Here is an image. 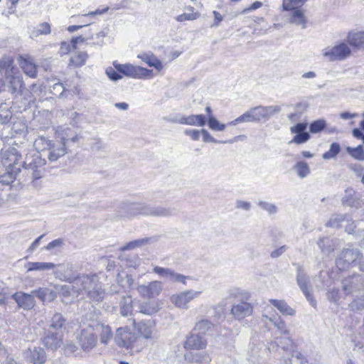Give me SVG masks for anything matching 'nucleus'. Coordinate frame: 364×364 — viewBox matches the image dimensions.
Segmentation results:
<instances>
[{
    "mask_svg": "<svg viewBox=\"0 0 364 364\" xmlns=\"http://www.w3.org/2000/svg\"><path fill=\"white\" fill-rule=\"evenodd\" d=\"M20 172V168L14 166V168H7L6 173L0 176V183L4 185H9L16 179L17 174Z\"/></svg>",
    "mask_w": 364,
    "mask_h": 364,
    "instance_id": "obj_32",
    "label": "nucleus"
},
{
    "mask_svg": "<svg viewBox=\"0 0 364 364\" xmlns=\"http://www.w3.org/2000/svg\"><path fill=\"white\" fill-rule=\"evenodd\" d=\"M20 308L24 310H30L35 306V300L33 294L22 291L16 292L12 296Z\"/></svg>",
    "mask_w": 364,
    "mask_h": 364,
    "instance_id": "obj_21",
    "label": "nucleus"
},
{
    "mask_svg": "<svg viewBox=\"0 0 364 364\" xmlns=\"http://www.w3.org/2000/svg\"><path fill=\"white\" fill-rule=\"evenodd\" d=\"M162 289V284L160 282L154 281L147 285H140L137 291L143 297L153 298L158 296Z\"/></svg>",
    "mask_w": 364,
    "mask_h": 364,
    "instance_id": "obj_17",
    "label": "nucleus"
},
{
    "mask_svg": "<svg viewBox=\"0 0 364 364\" xmlns=\"http://www.w3.org/2000/svg\"><path fill=\"white\" fill-rule=\"evenodd\" d=\"M91 149L95 152L106 151L107 146L106 144L103 143L101 139H95L91 144Z\"/></svg>",
    "mask_w": 364,
    "mask_h": 364,
    "instance_id": "obj_60",
    "label": "nucleus"
},
{
    "mask_svg": "<svg viewBox=\"0 0 364 364\" xmlns=\"http://www.w3.org/2000/svg\"><path fill=\"white\" fill-rule=\"evenodd\" d=\"M153 241L152 237H144L138 240H135L134 241H131L126 244L124 246L121 247V250L127 251L135 249L136 247H141L149 244Z\"/></svg>",
    "mask_w": 364,
    "mask_h": 364,
    "instance_id": "obj_33",
    "label": "nucleus"
},
{
    "mask_svg": "<svg viewBox=\"0 0 364 364\" xmlns=\"http://www.w3.org/2000/svg\"><path fill=\"white\" fill-rule=\"evenodd\" d=\"M2 164L9 168H14V166L22 167L21 154L14 147H10L2 155Z\"/></svg>",
    "mask_w": 364,
    "mask_h": 364,
    "instance_id": "obj_13",
    "label": "nucleus"
},
{
    "mask_svg": "<svg viewBox=\"0 0 364 364\" xmlns=\"http://www.w3.org/2000/svg\"><path fill=\"white\" fill-rule=\"evenodd\" d=\"M10 107L6 103H1L0 105V123L7 124L12 117V112Z\"/></svg>",
    "mask_w": 364,
    "mask_h": 364,
    "instance_id": "obj_44",
    "label": "nucleus"
},
{
    "mask_svg": "<svg viewBox=\"0 0 364 364\" xmlns=\"http://www.w3.org/2000/svg\"><path fill=\"white\" fill-rule=\"evenodd\" d=\"M55 264L52 262H28L27 264L28 271H44L52 269Z\"/></svg>",
    "mask_w": 364,
    "mask_h": 364,
    "instance_id": "obj_39",
    "label": "nucleus"
},
{
    "mask_svg": "<svg viewBox=\"0 0 364 364\" xmlns=\"http://www.w3.org/2000/svg\"><path fill=\"white\" fill-rule=\"evenodd\" d=\"M307 0H283V9L286 11H290L302 6Z\"/></svg>",
    "mask_w": 364,
    "mask_h": 364,
    "instance_id": "obj_54",
    "label": "nucleus"
},
{
    "mask_svg": "<svg viewBox=\"0 0 364 364\" xmlns=\"http://www.w3.org/2000/svg\"><path fill=\"white\" fill-rule=\"evenodd\" d=\"M291 11V12L289 18V22L296 26H301L302 28H306V18L304 12L301 9H299L298 8L293 9Z\"/></svg>",
    "mask_w": 364,
    "mask_h": 364,
    "instance_id": "obj_29",
    "label": "nucleus"
},
{
    "mask_svg": "<svg viewBox=\"0 0 364 364\" xmlns=\"http://www.w3.org/2000/svg\"><path fill=\"white\" fill-rule=\"evenodd\" d=\"M95 335L100 336V343L107 345L113 337V333L109 326L105 323L93 321L91 323Z\"/></svg>",
    "mask_w": 364,
    "mask_h": 364,
    "instance_id": "obj_15",
    "label": "nucleus"
},
{
    "mask_svg": "<svg viewBox=\"0 0 364 364\" xmlns=\"http://www.w3.org/2000/svg\"><path fill=\"white\" fill-rule=\"evenodd\" d=\"M159 308L154 301L143 302L139 306V311L146 315H152L158 312Z\"/></svg>",
    "mask_w": 364,
    "mask_h": 364,
    "instance_id": "obj_34",
    "label": "nucleus"
},
{
    "mask_svg": "<svg viewBox=\"0 0 364 364\" xmlns=\"http://www.w3.org/2000/svg\"><path fill=\"white\" fill-rule=\"evenodd\" d=\"M23 354L26 362L28 363H38L42 364L46 360L45 351L40 347L34 348L33 350L28 349Z\"/></svg>",
    "mask_w": 364,
    "mask_h": 364,
    "instance_id": "obj_24",
    "label": "nucleus"
},
{
    "mask_svg": "<svg viewBox=\"0 0 364 364\" xmlns=\"http://www.w3.org/2000/svg\"><path fill=\"white\" fill-rule=\"evenodd\" d=\"M47 157L51 162L56 161L59 158L63 156L67 153V147L65 144L59 141L53 142L50 148L48 150Z\"/></svg>",
    "mask_w": 364,
    "mask_h": 364,
    "instance_id": "obj_25",
    "label": "nucleus"
},
{
    "mask_svg": "<svg viewBox=\"0 0 364 364\" xmlns=\"http://www.w3.org/2000/svg\"><path fill=\"white\" fill-rule=\"evenodd\" d=\"M116 280L117 284L123 288H131L134 284L132 276L127 273H119Z\"/></svg>",
    "mask_w": 364,
    "mask_h": 364,
    "instance_id": "obj_41",
    "label": "nucleus"
},
{
    "mask_svg": "<svg viewBox=\"0 0 364 364\" xmlns=\"http://www.w3.org/2000/svg\"><path fill=\"white\" fill-rule=\"evenodd\" d=\"M77 339L78 344L84 352L89 353L96 347L97 336L95 335L91 323L81 330Z\"/></svg>",
    "mask_w": 364,
    "mask_h": 364,
    "instance_id": "obj_6",
    "label": "nucleus"
},
{
    "mask_svg": "<svg viewBox=\"0 0 364 364\" xmlns=\"http://www.w3.org/2000/svg\"><path fill=\"white\" fill-rule=\"evenodd\" d=\"M72 289L77 294L85 293L95 302L102 301L105 296V291L97 274H80Z\"/></svg>",
    "mask_w": 364,
    "mask_h": 364,
    "instance_id": "obj_2",
    "label": "nucleus"
},
{
    "mask_svg": "<svg viewBox=\"0 0 364 364\" xmlns=\"http://www.w3.org/2000/svg\"><path fill=\"white\" fill-rule=\"evenodd\" d=\"M269 302L284 316H294L296 311L283 299H270Z\"/></svg>",
    "mask_w": 364,
    "mask_h": 364,
    "instance_id": "obj_27",
    "label": "nucleus"
},
{
    "mask_svg": "<svg viewBox=\"0 0 364 364\" xmlns=\"http://www.w3.org/2000/svg\"><path fill=\"white\" fill-rule=\"evenodd\" d=\"M115 69L120 73L132 77H149L152 72L151 70H148L144 68L139 66H134L130 64H116L114 63Z\"/></svg>",
    "mask_w": 364,
    "mask_h": 364,
    "instance_id": "obj_11",
    "label": "nucleus"
},
{
    "mask_svg": "<svg viewBox=\"0 0 364 364\" xmlns=\"http://www.w3.org/2000/svg\"><path fill=\"white\" fill-rule=\"evenodd\" d=\"M20 65L24 73L31 77L36 76V65L28 59L22 58L20 62Z\"/></svg>",
    "mask_w": 364,
    "mask_h": 364,
    "instance_id": "obj_35",
    "label": "nucleus"
},
{
    "mask_svg": "<svg viewBox=\"0 0 364 364\" xmlns=\"http://www.w3.org/2000/svg\"><path fill=\"white\" fill-rule=\"evenodd\" d=\"M61 140L59 141L60 144H65V147L68 148V145L70 141L72 142H77L79 140L78 135L73 132L70 129H65L63 133L61 134Z\"/></svg>",
    "mask_w": 364,
    "mask_h": 364,
    "instance_id": "obj_38",
    "label": "nucleus"
},
{
    "mask_svg": "<svg viewBox=\"0 0 364 364\" xmlns=\"http://www.w3.org/2000/svg\"><path fill=\"white\" fill-rule=\"evenodd\" d=\"M50 33V26L48 23L44 22L40 23L37 28H34L31 32L32 38L37 37L39 35H47Z\"/></svg>",
    "mask_w": 364,
    "mask_h": 364,
    "instance_id": "obj_48",
    "label": "nucleus"
},
{
    "mask_svg": "<svg viewBox=\"0 0 364 364\" xmlns=\"http://www.w3.org/2000/svg\"><path fill=\"white\" fill-rule=\"evenodd\" d=\"M310 139V134L308 132L296 134L289 143H295L297 144L306 142Z\"/></svg>",
    "mask_w": 364,
    "mask_h": 364,
    "instance_id": "obj_63",
    "label": "nucleus"
},
{
    "mask_svg": "<svg viewBox=\"0 0 364 364\" xmlns=\"http://www.w3.org/2000/svg\"><path fill=\"white\" fill-rule=\"evenodd\" d=\"M88 55L86 52H76L75 53L70 59V65L75 67H81L85 65Z\"/></svg>",
    "mask_w": 364,
    "mask_h": 364,
    "instance_id": "obj_37",
    "label": "nucleus"
},
{
    "mask_svg": "<svg viewBox=\"0 0 364 364\" xmlns=\"http://www.w3.org/2000/svg\"><path fill=\"white\" fill-rule=\"evenodd\" d=\"M139 59L146 63L149 66L155 68L157 70L163 69V65L152 53L147 52L139 54L137 56Z\"/></svg>",
    "mask_w": 364,
    "mask_h": 364,
    "instance_id": "obj_28",
    "label": "nucleus"
},
{
    "mask_svg": "<svg viewBox=\"0 0 364 364\" xmlns=\"http://www.w3.org/2000/svg\"><path fill=\"white\" fill-rule=\"evenodd\" d=\"M200 294V291L187 290L178 294L173 295L171 299L177 307L188 309V304L193 299L198 297Z\"/></svg>",
    "mask_w": 364,
    "mask_h": 364,
    "instance_id": "obj_14",
    "label": "nucleus"
},
{
    "mask_svg": "<svg viewBox=\"0 0 364 364\" xmlns=\"http://www.w3.org/2000/svg\"><path fill=\"white\" fill-rule=\"evenodd\" d=\"M341 151V146L338 143L334 142L331 144L330 149L325 152L322 157L324 159H331L334 158Z\"/></svg>",
    "mask_w": 364,
    "mask_h": 364,
    "instance_id": "obj_53",
    "label": "nucleus"
},
{
    "mask_svg": "<svg viewBox=\"0 0 364 364\" xmlns=\"http://www.w3.org/2000/svg\"><path fill=\"white\" fill-rule=\"evenodd\" d=\"M276 340H279V344L281 346V349L284 351L291 350L293 348V341L289 337L276 338Z\"/></svg>",
    "mask_w": 364,
    "mask_h": 364,
    "instance_id": "obj_57",
    "label": "nucleus"
},
{
    "mask_svg": "<svg viewBox=\"0 0 364 364\" xmlns=\"http://www.w3.org/2000/svg\"><path fill=\"white\" fill-rule=\"evenodd\" d=\"M349 306L353 311H364V295L354 299Z\"/></svg>",
    "mask_w": 364,
    "mask_h": 364,
    "instance_id": "obj_61",
    "label": "nucleus"
},
{
    "mask_svg": "<svg viewBox=\"0 0 364 364\" xmlns=\"http://www.w3.org/2000/svg\"><path fill=\"white\" fill-rule=\"evenodd\" d=\"M262 105H259L255 107H252V111L254 117L255 122H264V116Z\"/></svg>",
    "mask_w": 364,
    "mask_h": 364,
    "instance_id": "obj_64",
    "label": "nucleus"
},
{
    "mask_svg": "<svg viewBox=\"0 0 364 364\" xmlns=\"http://www.w3.org/2000/svg\"><path fill=\"white\" fill-rule=\"evenodd\" d=\"M294 170L296 172L297 175L304 178L306 177L310 173V168L308 164L305 161H298L293 167Z\"/></svg>",
    "mask_w": 364,
    "mask_h": 364,
    "instance_id": "obj_45",
    "label": "nucleus"
},
{
    "mask_svg": "<svg viewBox=\"0 0 364 364\" xmlns=\"http://www.w3.org/2000/svg\"><path fill=\"white\" fill-rule=\"evenodd\" d=\"M252 311L253 307L250 303L240 301L232 306L230 313L236 319L241 320L250 316Z\"/></svg>",
    "mask_w": 364,
    "mask_h": 364,
    "instance_id": "obj_20",
    "label": "nucleus"
},
{
    "mask_svg": "<svg viewBox=\"0 0 364 364\" xmlns=\"http://www.w3.org/2000/svg\"><path fill=\"white\" fill-rule=\"evenodd\" d=\"M132 324L138 334H139L142 338L151 341H155L158 338V333L154 321L149 319L136 323L134 319H132Z\"/></svg>",
    "mask_w": 364,
    "mask_h": 364,
    "instance_id": "obj_7",
    "label": "nucleus"
},
{
    "mask_svg": "<svg viewBox=\"0 0 364 364\" xmlns=\"http://www.w3.org/2000/svg\"><path fill=\"white\" fill-rule=\"evenodd\" d=\"M118 213L122 218H131L139 215L153 217H171L176 215L178 210L173 207L153 206L145 203H132L121 205Z\"/></svg>",
    "mask_w": 364,
    "mask_h": 364,
    "instance_id": "obj_1",
    "label": "nucleus"
},
{
    "mask_svg": "<svg viewBox=\"0 0 364 364\" xmlns=\"http://www.w3.org/2000/svg\"><path fill=\"white\" fill-rule=\"evenodd\" d=\"M262 319L264 323H266L267 321L272 323L281 335H289V329L287 328L285 321L280 316L269 317L267 315H263Z\"/></svg>",
    "mask_w": 364,
    "mask_h": 364,
    "instance_id": "obj_26",
    "label": "nucleus"
},
{
    "mask_svg": "<svg viewBox=\"0 0 364 364\" xmlns=\"http://www.w3.org/2000/svg\"><path fill=\"white\" fill-rule=\"evenodd\" d=\"M206 346V339L198 333H191L187 336L184 343V348L187 350H202L205 348Z\"/></svg>",
    "mask_w": 364,
    "mask_h": 364,
    "instance_id": "obj_18",
    "label": "nucleus"
},
{
    "mask_svg": "<svg viewBox=\"0 0 364 364\" xmlns=\"http://www.w3.org/2000/svg\"><path fill=\"white\" fill-rule=\"evenodd\" d=\"M350 54V49L344 43H340L333 48H326L323 50V55L329 61L341 60Z\"/></svg>",
    "mask_w": 364,
    "mask_h": 364,
    "instance_id": "obj_10",
    "label": "nucleus"
},
{
    "mask_svg": "<svg viewBox=\"0 0 364 364\" xmlns=\"http://www.w3.org/2000/svg\"><path fill=\"white\" fill-rule=\"evenodd\" d=\"M346 193H348V196H346L343 198V203L346 205H348L350 207L358 208L360 206V200L352 196V193H354V191L352 188H348L346 191Z\"/></svg>",
    "mask_w": 364,
    "mask_h": 364,
    "instance_id": "obj_46",
    "label": "nucleus"
},
{
    "mask_svg": "<svg viewBox=\"0 0 364 364\" xmlns=\"http://www.w3.org/2000/svg\"><path fill=\"white\" fill-rule=\"evenodd\" d=\"M264 122L268 121L271 117L277 114L282 110V107L279 105H270V106H262Z\"/></svg>",
    "mask_w": 364,
    "mask_h": 364,
    "instance_id": "obj_43",
    "label": "nucleus"
},
{
    "mask_svg": "<svg viewBox=\"0 0 364 364\" xmlns=\"http://www.w3.org/2000/svg\"><path fill=\"white\" fill-rule=\"evenodd\" d=\"M45 164L46 160L41 157L38 151L26 155L25 160L22 161V167L31 172L33 179L41 177Z\"/></svg>",
    "mask_w": 364,
    "mask_h": 364,
    "instance_id": "obj_4",
    "label": "nucleus"
},
{
    "mask_svg": "<svg viewBox=\"0 0 364 364\" xmlns=\"http://www.w3.org/2000/svg\"><path fill=\"white\" fill-rule=\"evenodd\" d=\"M326 127V122L324 119H318L310 124L309 130L311 133H318Z\"/></svg>",
    "mask_w": 364,
    "mask_h": 364,
    "instance_id": "obj_56",
    "label": "nucleus"
},
{
    "mask_svg": "<svg viewBox=\"0 0 364 364\" xmlns=\"http://www.w3.org/2000/svg\"><path fill=\"white\" fill-rule=\"evenodd\" d=\"M347 218L346 215L333 214L326 223V226L338 228L341 226V223L345 222Z\"/></svg>",
    "mask_w": 364,
    "mask_h": 364,
    "instance_id": "obj_47",
    "label": "nucleus"
},
{
    "mask_svg": "<svg viewBox=\"0 0 364 364\" xmlns=\"http://www.w3.org/2000/svg\"><path fill=\"white\" fill-rule=\"evenodd\" d=\"M170 122L181 124L203 127L206 123V119L203 114H191L187 117H181L180 118L175 117L170 119Z\"/></svg>",
    "mask_w": 364,
    "mask_h": 364,
    "instance_id": "obj_19",
    "label": "nucleus"
},
{
    "mask_svg": "<svg viewBox=\"0 0 364 364\" xmlns=\"http://www.w3.org/2000/svg\"><path fill=\"white\" fill-rule=\"evenodd\" d=\"M318 245L321 251L325 254H330L335 249V242L329 237H323L318 242Z\"/></svg>",
    "mask_w": 364,
    "mask_h": 364,
    "instance_id": "obj_36",
    "label": "nucleus"
},
{
    "mask_svg": "<svg viewBox=\"0 0 364 364\" xmlns=\"http://www.w3.org/2000/svg\"><path fill=\"white\" fill-rule=\"evenodd\" d=\"M65 323V318L61 314L56 313L53 315L51 319V323L48 329L59 331V330L64 326Z\"/></svg>",
    "mask_w": 364,
    "mask_h": 364,
    "instance_id": "obj_40",
    "label": "nucleus"
},
{
    "mask_svg": "<svg viewBox=\"0 0 364 364\" xmlns=\"http://www.w3.org/2000/svg\"><path fill=\"white\" fill-rule=\"evenodd\" d=\"M348 41L350 46L357 48H364V31L349 33Z\"/></svg>",
    "mask_w": 364,
    "mask_h": 364,
    "instance_id": "obj_31",
    "label": "nucleus"
},
{
    "mask_svg": "<svg viewBox=\"0 0 364 364\" xmlns=\"http://www.w3.org/2000/svg\"><path fill=\"white\" fill-rule=\"evenodd\" d=\"M242 122H255L252 109L250 108L239 117L229 123L230 125H235Z\"/></svg>",
    "mask_w": 364,
    "mask_h": 364,
    "instance_id": "obj_52",
    "label": "nucleus"
},
{
    "mask_svg": "<svg viewBox=\"0 0 364 364\" xmlns=\"http://www.w3.org/2000/svg\"><path fill=\"white\" fill-rule=\"evenodd\" d=\"M14 58L4 55L0 59V75H4L6 78H9L12 75L18 73V68L14 65Z\"/></svg>",
    "mask_w": 364,
    "mask_h": 364,
    "instance_id": "obj_22",
    "label": "nucleus"
},
{
    "mask_svg": "<svg viewBox=\"0 0 364 364\" xmlns=\"http://www.w3.org/2000/svg\"><path fill=\"white\" fill-rule=\"evenodd\" d=\"M213 327V323L208 319H202L198 321L194 327V331H198L200 335H205Z\"/></svg>",
    "mask_w": 364,
    "mask_h": 364,
    "instance_id": "obj_42",
    "label": "nucleus"
},
{
    "mask_svg": "<svg viewBox=\"0 0 364 364\" xmlns=\"http://www.w3.org/2000/svg\"><path fill=\"white\" fill-rule=\"evenodd\" d=\"M364 287V275L353 274L342 281V289L346 295L352 294Z\"/></svg>",
    "mask_w": 364,
    "mask_h": 364,
    "instance_id": "obj_12",
    "label": "nucleus"
},
{
    "mask_svg": "<svg viewBox=\"0 0 364 364\" xmlns=\"http://www.w3.org/2000/svg\"><path fill=\"white\" fill-rule=\"evenodd\" d=\"M114 341L119 347L129 349L132 352H140L143 349L142 340L131 332L127 326L117 329Z\"/></svg>",
    "mask_w": 364,
    "mask_h": 364,
    "instance_id": "obj_3",
    "label": "nucleus"
},
{
    "mask_svg": "<svg viewBox=\"0 0 364 364\" xmlns=\"http://www.w3.org/2000/svg\"><path fill=\"white\" fill-rule=\"evenodd\" d=\"M362 255L358 249H345L336 259V266L341 270H344L350 264L360 259Z\"/></svg>",
    "mask_w": 364,
    "mask_h": 364,
    "instance_id": "obj_9",
    "label": "nucleus"
},
{
    "mask_svg": "<svg viewBox=\"0 0 364 364\" xmlns=\"http://www.w3.org/2000/svg\"><path fill=\"white\" fill-rule=\"evenodd\" d=\"M53 294V291L48 288H39L38 289L32 291V294L37 296L43 302L46 300V296L48 294L52 295Z\"/></svg>",
    "mask_w": 364,
    "mask_h": 364,
    "instance_id": "obj_59",
    "label": "nucleus"
},
{
    "mask_svg": "<svg viewBox=\"0 0 364 364\" xmlns=\"http://www.w3.org/2000/svg\"><path fill=\"white\" fill-rule=\"evenodd\" d=\"M53 141L44 136H38L34 141V146L37 150H48L53 144Z\"/></svg>",
    "mask_w": 364,
    "mask_h": 364,
    "instance_id": "obj_50",
    "label": "nucleus"
},
{
    "mask_svg": "<svg viewBox=\"0 0 364 364\" xmlns=\"http://www.w3.org/2000/svg\"><path fill=\"white\" fill-rule=\"evenodd\" d=\"M284 364H305V357L299 351L293 350L291 358L284 360Z\"/></svg>",
    "mask_w": 364,
    "mask_h": 364,
    "instance_id": "obj_51",
    "label": "nucleus"
},
{
    "mask_svg": "<svg viewBox=\"0 0 364 364\" xmlns=\"http://www.w3.org/2000/svg\"><path fill=\"white\" fill-rule=\"evenodd\" d=\"M190 10L191 11H193V8L191 7ZM200 16V14L198 12H191L189 14L184 13L183 14L178 15L176 19L177 21L183 22L186 21H193L197 19Z\"/></svg>",
    "mask_w": 364,
    "mask_h": 364,
    "instance_id": "obj_58",
    "label": "nucleus"
},
{
    "mask_svg": "<svg viewBox=\"0 0 364 364\" xmlns=\"http://www.w3.org/2000/svg\"><path fill=\"white\" fill-rule=\"evenodd\" d=\"M54 274L55 277L61 281L74 284L80 275L75 264L71 262H65L55 265Z\"/></svg>",
    "mask_w": 364,
    "mask_h": 364,
    "instance_id": "obj_5",
    "label": "nucleus"
},
{
    "mask_svg": "<svg viewBox=\"0 0 364 364\" xmlns=\"http://www.w3.org/2000/svg\"><path fill=\"white\" fill-rule=\"evenodd\" d=\"M43 343L47 348L55 350L61 346L62 335L59 331L47 329L43 338Z\"/></svg>",
    "mask_w": 364,
    "mask_h": 364,
    "instance_id": "obj_16",
    "label": "nucleus"
},
{
    "mask_svg": "<svg viewBox=\"0 0 364 364\" xmlns=\"http://www.w3.org/2000/svg\"><path fill=\"white\" fill-rule=\"evenodd\" d=\"M296 267V282L300 287L301 290L305 295L307 300L310 302L311 305L313 307H316V301L314 299L313 295L311 294L310 290H309V279L306 276L304 269L303 267L299 264H294Z\"/></svg>",
    "mask_w": 364,
    "mask_h": 364,
    "instance_id": "obj_8",
    "label": "nucleus"
},
{
    "mask_svg": "<svg viewBox=\"0 0 364 364\" xmlns=\"http://www.w3.org/2000/svg\"><path fill=\"white\" fill-rule=\"evenodd\" d=\"M208 125L213 131H223L226 127L225 124L220 123L213 116L208 117Z\"/></svg>",
    "mask_w": 364,
    "mask_h": 364,
    "instance_id": "obj_55",
    "label": "nucleus"
},
{
    "mask_svg": "<svg viewBox=\"0 0 364 364\" xmlns=\"http://www.w3.org/2000/svg\"><path fill=\"white\" fill-rule=\"evenodd\" d=\"M6 79L9 80V92L16 96L21 95L25 90L22 76L18 73H16Z\"/></svg>",
    "mask_w": 364,
    "mask_h": 364,
    "instance_id": "obj_23",
    "label": "nucleus"
},
{
    "mask_svg": "<svg viewBox=\"0 0 364 364\" xmlns=\"http://www.w3.org/2000/svg\"><path fill=\"white\" fill-rule=\"evenodd\" d=\"M133 311V300L131 296L126 295L121 298L119 301V311L122 316H127Z\"/></svg>",
    "mask_w": 364,
    "mask_h": 364,
    "instance_id": "obj_30",
    "label": "nucleus"
},
{
    "mask_svg": "<svg viewBox=\"0 0 364 364\" xmlns=\"http://www.w3.org/2000/svg\"><path fill=\"white\" fill-rule=\"evenodd\" d=\"M346 151L355 159L360 161H364V149L362 145H359L355 148L348 146Z\"/></svg>",
    "mask_w": 364,
    "mask_h": 364,
    "instance_id": "obj_49",
    "label": "nucleus"
},
{
    "mask_svg": "<svg viewBox=\"0 0 364 364\" xmlns=\"http://www.w3.org/2000/svg\"><path fill=\"white\" fill-rule=\"evenodd\" d=\"M258 205L269 214H274L277 212V207L273 203H270L266 201H259L258 203Z\"/></svg>",
    "mask_w": 364,
    "mask_h": 364,
    "instance_id": "obj_62",
    "label": "nucleus"
}]
</instances>
